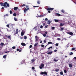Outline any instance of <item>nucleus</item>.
Wrapping results in <instances>:
<instances>
[{"mask_svg": "<svg viewBox=\"0 0 76 76\" xmlns=\"http://www.w3.org/2000/svg\"><path fill=\"white\" fill-rule=\"evenodd\" d=\"M45 20L47 21V20H48V19L47 18H46L45 19Z\"/></svg>", "mask_w": 76, "mask_h": 76, "instance_id": "obj_59", "label": "nucleus"}, {"mask_svg": "<svg viewBox=\"0 0 76 76\" xmlns=\"http://www.w3.org/2000/svg\"><path fill=\"white\" fill-rule=\"evenodd\" d=\"M47 75L48 74L47 73V72L45 71L44 72H42L40 73V75Z\"/></svg>", "mask_w": 76, "mask_h": 76, "instance_id": "obj_2", "label": "nucleus"}, {"mask_svg": "<svg viewBox=\"0 0 76 76\" xmlns=\"http://www.w3.org/2000/svg\"><path fill=\"white\" fill-rule=\"evenodd\" d=\"M48 44H52V42H48Z\"/></svg>", "mask_w": 76, "mask_h": 76, "instance_id": "obj_28", "label": "nucleus"}, {"mask_svg": "<svg viewBox=\"0 0 76 76\" xmlns=\"http://www.w3.org/2000/svg\"><path fill=\"white\" fill-rule=\"evenodd\" d=\"M60 74L61 75H63V71H61L60 72Z\"/></svg>", "mask_w": 76, "mask_h": 76, "instance_id": "obj_27", "label": "nucleus"}, {"mask_svg": "<svg viewBox=\"0 0 76 76\" xmlns=\"http://www.w3.org/2000/svg\"><path fill=\"white\" fill-rule=\"evenodd\" d=\"M43 26H45V23H43Z\"/></svg>", "mask_w": 76, "mask_h": 76, "instance_id": "obj_61", "label": "nucleus"}, {"mask_svg": "<svg viewBox=\"0 0 76 76\" xmlns=\"http://www.w3.org/2000/svg\"><path fill=\"white\" fill-rule=\"evenodd\" d=\"M68 34H69L70 35H73V33L72 32H68L67 33Z\"/></svg>", "mask_w": 76, "mask_h": 76, "instance_id": "obj_5", "label": "nucleus"}, {"mask_svg": "<svg viewBox=\"0 0 76 76\" xmlns=\"http://www.w3.org/2000/svg\"><path fill=\"white\" fill-rule=\"evenodd\" d=\"M61 12H62V13H64V12H65L64 11V10H61Z\"/></svg>", "mask_w": 76, "mask_h": 76, "instance_id": "obj_26", "label": "nucleus"}, {"mask_svg": "<svg viewBox=\"0 0 76 76\" xmlns=\"http://www.w3.org/2000/svg\"><path fill=\"white\" fill-rule=\"evenodd\" d=\"M56 46H58V43H56Z\"/></svg>", "mask_w": 76, "mask_h": 76, "instance_id": "obj_52", "label": "nucleus"}, {"mask_svg": "<svg viewBox=\"0 0 76 76\" xmlns=\"http://www.w3.org/2000/svg\"><path fill=\"white\" fill-rule=\"evenodd\" d=\"M24 38L25 39H27V37H26V36H24Z\"/></svg>", "mask_w": 76, "mask_h": 76, "instance_id": "obj_36", "label": "nucleus"}, {"mask_svg": "<svg viewBox=\"0 0 76 76\" xmlns=\"http://www.w3.org/2000/svg\"><path fill=\"white\" fill-rule=\"evenodd\" d=\"M21 45L24 47V46H25L26 45V44H25L24 43H21Z\"/></svg>", "mask_w": 76, "mask_h": 76, "instance_id": "obj_9", "label": "nucleus"}, {"mask_svg": "<svg viewBox=\"0 0 76 76\" xmlns=\"http://www.w3.org/2000/svg\"><path fill=\"white\" fill-rule=\"evenodd\" d=\"M24 35V33L22 31L21 33V36H23Z\"/></svg>", "mask_w": 76, "mask_h": 76, "instance_id": "obj_17", "label": "nucleus"}, {"mask_svg": "<svg viewBox=\"0 0 76 76\" xmlns=\"http://www.w3.org/2000/svg\"><path fill=\"white\" fill-rule=\"evenodd\" d=\"M0 4L1 5V6H3V3L2 2H1L0 3Z\"/></svg>", "mask_w": 76, "mask_h": 76, "instance_id": "obj_24", "label": "nucleus"}, {"mask_svg": "<svg viewBox=\"0 0 76 76\" xmlns=\"http://www.w3.org/2000/svg\"><path fill=\"white\" fill-rule=\"evenodd\" d=\"M46 34H47V32H45V34H43V36L44 37H46Z\"/></svg>", "mask_w": 76, "mask_h": 76, "instance_id": "obj_8", "label": "nucleus"}, {"mask_svg": "<svg viewBox=\"0 0 76 76\" xmlns=\"http://www.w3.org/2000/svg\"><path fill=\"white\" fill-rule=\"evenodd\" d=\"M53 61H55V62H57V61H58V60H56V59H54Z\"/></svg>", "mask_w": 76, "mask_h": 76, "instance_id": "obj_33", "label": "nucleus"}, {"mask_svg": "<svg viewBox=\"0 0 76 76\" xmlns=\"http://www.w3.org/2000/svg\"><path fill=\"white\" fill-rule=\"evenodd\" d=\"M33 7H39V6H33Z\"/></svg>", "mask_w": 76, "mask_h": 76, "instance_id": "obj_43", "label": "nucleus"}, {"mask_svg": "<svg viewBox=\"0 0 76 76\" xmlns=\"http://www.w3.org/2000/svg\"><path fill=\"white\" fill-rule=\"evenodd\" d=\"M56 15H57L58 16H60L61 15L60 14H59V13H56Z\"/></svg>", "mask_w": 76, "mask_h": 76, "instance_id": "obj_31", "label": "nucleus"}, {"mask_svg": "<svg viewBox=\"0 0 76 76\" xmlns=\"http://www.w3.org/2000/svg\"><path fill=\"white\" fill-rule=\"evenodd\" d=\"M39 67L40 69H42V66H39Z\"/></svg>", "mask_w": 76, "mask_h": 76, "instance_id": "obj_57", "label": "nucleus"}, {"mask_svg": "<svg viewBox=\"0 0 76 76\" xmlns=\"http://www.w3.org/2000/svg\"><path fill=\"white\" fill-rule=\"evenodd\" d=\"M37 18H39V17H43V15H40L39 16L37 14V16H36Z\"/></svg>", "mask_w": 76, "mask_h": 76, "instance_id": "obj_10", "label": "nucleus"}, {"mask_svg": "<svg viewBox=\"0 0 76 76\" xmlns=\"http://www.w3.org/2000/svg\"><path fill=\"white\" fill-rule=\"evenodd\" d=\"M64 25V24L61 23L60 24V26H63Z\"/></svg>", "mask_w": 76, "mask_h": 76, "instance_id": "obj_18", "label": "nucleus"}, {"mask_svg": "<svg viewBox=\"0 0 76 76\" xmlns=\"http://www.w3.org/2000/svg\"><path fill=\"white\" fill-rule=\"evenodd\" d=\"M41 46L42 47H44V45H41Z\"/></svg>", "mask_w": 76, "mask_h": 76, "instance_id": "obj_56", "label": "nucleus"}, {"mask_svg": "<svg viewBox=\"0 0 76 76\" xmlns=\"http://www.w3.org/2000/svg\"><path fill=\"white\" fill-rule=\"evenodd\" d=\"M7 6V7H9V4H8L7 2V4H6Z\"/></svg>", "mask_w": 76, "mask_h": 76, "instance_id": "obj_34", "label": "nucleus"}, {"mask_svg": "<svg viewBox=\"0 0 76 76\" xmlns=\"http://www.w3.org/2000/svg\"><path fill=\"white\" fill-rule=\"evenodd\" d=\"M43 16L44 17V16H46V15H47L46 14H43Z\"/></svg>", "mask_w": 76, "mask_h": 76, "instance_id": "obj_55", "label": "nucleus"}, {"mask_svg": "<svg viewBox=\"0 0 76 76\" xmlns=\"http://www.w3.org/2000/svg\"><path fill=\"white\" fill-rule=\"evenodd\" d=\"M19 51V49H17V51Z\"/></svg>", "mask_w": 76, "mask_h": 76, "instance_id": "obj_58", "label": "nucleus"}, {"mask_svg": "<svg viewBox=\"0 0 76 76\" xmlns=\"http://www.w3.org/2000/svg\"><path fill=\"white\" fill-rule=\"evenodd\" d=\"M50 48H53V47L52 46H51L48 48V50H50Z\"/></svg>", "mask_w": 76, "mask_h": 76, "instance_id": "obj_32", "label": "nucleus"}, {"mask_svg": "<svg viewBox=\"0 0 76 76\" xmlns=\"http://www.w3.org/2000/svg\"><path fill=\"white\" fill-rule=\"evenodd\" d=\"M54 52H57V50H54Z\"/></svg>", "mask_w": 76, "mask_h": 76, "instance_id": "obj_60", "label": "nucleus"}, {"mask_svg": "<svg viewBox=\"0 0 76 76\" xmlns=\"http://www.w3.org/2000/svg\"><path fill=\"white\" fill-rule=\"evenodd\" d=\"M13 32L14 33V35H15L16 34H18V29L17 28L16 29V32L15 30H14L13 31Z\"/></svg>", "mask_w": 76, "mask_h": 76, "instance_id": "obj_1", "label": "nucleus"}, {"mask_svg": "<svg viewBox=\"0 0 76 76\" xmlns=\"http://www.w3.org/2000/svg\"><path fill=\"white\" fill-rule=\"evenodd\" d=\"M18 7H15L14 8V10H15V11H16L18 9Z\"/></svg>", "mask_w": 76, "mask_h": 76, "instance_id": "obj_7", "label": "nucleus"}, {"mask_svg": "<svg viewBox=\"0 0 76 76\" xmlns=\"http://www.w3.org/2000/svg\"><path fill=\"white\" fill-rule=\"evenodd\" d=\"M57 39L58 40V41H60L61 39H60V38H58Z\"/></svg>", "mask_w": 76, "mask_h": 76, "instance_id": "obj_45", "label": "nucleus"}, {"mask_svg": "<svg viewBox=\"0 0 76 76\" xmlns=\"http://www.w3.org/2000/svg\"><path fill=\"white\" fill-rule=\"evenodd\" d=\"M60 28H61V30H64V28H63L61 27Z\"/></svg>", "mask_w": 76, "mask_h": 76, "instance_id": "obj_51", "label": "nucleus"}, {"mask_svg": "<svg viewBox=\"0 0 76 76\" xmlns=\"http://www.w3.org/2000/svg\"><path fill=\"white\" fill-rule=\"evenodd\" d=\"M52 29H55V28L54 27H52Z\"/></svg>", "mask_w": 76, "mask_h": 76, "instance_id": "obj_47", "label": "nucleus"}, {"mask_svg": "<svg viewBox=\"0 0 76 76\" xmlns=\"http://www.w3.org/2000/svg\"><path fill=\"white\" fill-rule=\"evenodd\" d=\"M14 20L15 21H18V18H16V17H14Z\"/></svg>", "mask_w": 76, "mask_h": 76, "instance_id": "obj_16", "label": "nucleus"}, {"mask_svg": "<svg viewBox=\"0 0 76 76\" xmlns=\"http://www.w3.org/2000/svg\"><path fill=\"white\" fill-rule=\"evenodd\" d=\"M9 25H10L9 28H13V24H12L11 23H10Z\"/></svg>", "mask_w": 76, "mask_h": 76, "instance_id": "obj_3", "label": "nucleus"}, {"mask_svg": "<svg viewBox=\"0 0 76 76\" xmlns=\"http://www.w3.org/2000/svg\"><path fill=\"white\" fill-rule=\"evenodd\" d=\"M38 45V43H36L34 45V46H37V45Z\"/></svg>", "mask_w": 76, "mask_h": 76, "instance_id": "obj_54", "label": "nucleus"}, {"mask_svg": "<svg viewBox=\"0 0 76 76\" xmlns=\"http://www.w3.org/2000/svg\"><path fill=\"white\" fill-rule=\"evenodd\" d=\"M71 50H76V48H72Z\"/></svg>", "mask_w": 76, "mask_h": 76, "instance_id": "obj_38", "label": "nucleus"}, {"mask_svg": "<svg viewBox=\"0 0 76 76\" xmlns=\"http://www.w3.org/2000/svg\"><path fill=\"white\" fill-rule=\"evenodd\" d=\"M37 4H40V1H39V0L37 1Z\"/></svg>", "mask_w": 76, "mask_h": 76, "instance_id": "obj_15", "label": "nucleus"}, {"mask_svg": "<svg viewBox=\"0 0 76 76\" xmlns=\"http://www.w3.org/2000/svg\"><path fill=\"white\" fill-rule=\"evenodd\" d=\"M27 10L28 9H26V8H25L24 10V12H26V11H27Z\"/></svg>", "mask_w": 76, "mask_h": 76, "instance_id": "obj_19", "label": "nucleus"}, {"mask_svg": "<svg viewBox=\"0 0 76 76\" xmlns=\"http://www.w3.org/2000/svg\"><path fill=\"white\" fill-rule=\"evenodd\" d=\"M35 59H32L31 60V61L32 62L31 63H34L35 62Z\"/></svg>", "mask_w": 76, "mask_h": 76, "instance_id": "obj_11", "label": "nucleus"}, {"mask_svg": "<svg viewBox=\"0 0 76 76\" xmlns=\"http://www.w3.org/2000/svg\"><path fill=\"white\" fill-rule=\"evenodd\" d=\"M7 38H8V39H11V36H8Z\"/></svg>", "mask_w": 76, "mask_h": 76, "instance_id": "obj_13", "label": "nucleus"}, {"mask_svg": "<svg viewBox=\"0 0 76 76\" xmlns=\"http://www.w3.org/2000/svg\"><path fill=\"white\" fill-rule=\"evenodd\" d=\"M10 14H12L13 13V12H12V11L11 10L10 11Z\"/></svg>", "mask_w": 76, "mask_h": 76, "instance_id": "obj_53", "label": "nucleus"}, {"mask_svg": "<svg viewBox=\"0 0 76 76\" xmlns=\"http://www.w3.org/2000/svg\"><path fill=\"white\" fill-rule=\"evenodd\" d=\"M44 66V64H41V66L42 67H43Z\"/></svg>", "mask_w": 76, "mask_h": 76, "instance_id": "obj_25", "label": "nucleus"}, {"mask_svg": "<svg viewBox=\"0 0 76 76\" xmlns=\"http://www.w3.org/2000/svg\"><path fill=\"white\" fill-rule=\"evenodd\" d=\"M32 70H34L35 69V67L32 66Z\"/></svg>", "mask_w": 76, "mask_h": 76, "instance_id": "obj_46", "label": "nucleus"}, {"mask_svg": "<svg viewBox=\"0 0 76 76\" xmlns=\"http://www.w3.org/2000/svg\"><path fill=\"white\" fill-rule=\"evenodd\" d=\"M48 26V25H47V26H45V28H47V27Z\"/></svg>", "mask_w": 76, "mask_h": 76, "instance_id": "obj_39", "label": "nucleus"}, {"mask_svg": "<svg viewBox=\"0 0 76 76\" xmlns=\"http://www.w3.org/2000/svg\"><path fill=\"white\" fill-rule=\"evenodd\" d=\"M44 43H46V40H44Z\"/></svg>", "mask_w": 76, "mask_h": 76, "instance_id": "obj_64", "label": "nucleus"}, {"mask_svg": "<svg viewBox=\"0 0 76 76\" xmlns=\"http://www.w3.org/2000/svg\"><path fill=\"white\" fill-rule=\"evenodd\" d=\"M69 67H72V66H73V65L70 64H69Z\"/></svg>", "mask_w": 76, "mask_h": 76, "instance_id": "obj_14", "label": "nucleus"}, {"mask_svg": "<svg viewBox=\"0 0 76 76\" xmlns=\"http://www.w3.org/2000/svg\"><path fill=\"white\" fill-rule=\"evenodd\" d=\"M6 4H7V2H5L4 3V5H3V6L4 7H6Z\"/></svg>", "mask_w": 76, "mask_h": 76, "instance_id": "obj_12", "label": "nucleus"}, {"mask_svg": "<svg viewBox=\"0 0 76 76\" xmlns=\"http://www.w3.org/2000/svg\"><path fill=\"white\" fill-rule=\"evenodd\" d=\"M50 23H51V21L50 20H48L47 22V24H48V25H50Z\"/></svg>", "mask_w": 76, "mask_h": 76, "instance_id": "obj_6", "label": "nucleus"}, {"mask_svg": "<svg viewBox=\"0 0 76 76\" xmlns=\"http://www.w3.org/2000/svg\"><path fill=\"white\" fill-rule=\"evenodd\" d=\"M55 22H58V21H59V20H58L57 19H55L54 20Z\"/></svg>", "mask_w": 76, "mask_h": 76, "instance_id": "obj_22", "label": "nucleus"}, {"mask_svg": "<svg viewBox=\"0 0 76 76\" xmlns=\"http://www.w3.org/2000/svg\"><path fill=\"white\" fill-rule=\"evenodd\" d=\"M47 10H54V8H48L47 9Z\"/></svg>", "mask_w": 76, "mask_h": 76, "instance_id": "obj_4", "label": "nucleus"}, {"mask_svg": "<svg viewBox=\"0 0 76 76\" xmlns=\"http://www.w3.org/2000/svg\"><path fill=\"white\" fill-rule=\"evenodd\" d=\"M55 71L56 72H58V71H59V69H56V70H55Z\"/></svg>", "mask_w": 76, "mask_h": 76, "instance_id": "obj_40", "label": "nucleus"}, {"mask_svg": "<svg viewBox=\"0 0 76 76\" xmlns=\"http://www.w3.org/2000/svg\"><path fill=\"white\" fill-rule=\"evenodd\" d=\"M6 57H7V55H4L3 56V58H6Z\"/></svg>", "mask_w": 76, "mask_h": 76, "instance_id": "obj_20", "label": "nucleus"}, {"mask_svg": "<svg viewBox=\"0 0 76 76\" xmlns=\"http://www.w3.org/2000/svg\"><path fill=\"white\" fill-rule=\"evenodd\" d=\"M32 47V45H30L29 48H31Z\"/></svg>", "mask_w": 76, "mask_h": 76, "instance_id": "obj_49", "label": "nucleus"}, {"mask_svg": "<svg viewBox=\"0 0 76 76\" xmlns=\"http://www.w3.org/2000/svg\"><path fill=\"white\" fill-rule=\"evenodd\" d=\"M26 6V5L25 4H23V5H21V7H23V6Z\"/></svg>", "mask_w": 76, "mask_h": 76, "instance_id": "obj_48", "label": "nucleus"}, {"mask_svg": "<svg viewBox=\"0 0 76 76\" xmlns=\"http://www.w3.org/2000/svg\"><path fill=\"white\" fill-rule=\"evenodd\" d=\"M33 29H35V31H37V28L36 27H34Z\"/></svg>", "mask_w": 76, "mask_h": 76, "instance_id": "obj_37", "label": "nucleus"}, {"mask_svg": "<svg viewBox=\"0 0 76 76\" xmlns=\"http://www.w3.org/2000/svg\"><path fill=\"white\" fill-rule=\"evenodd\" d=\"M38 38H36V41H38Z\"/></svg>", "mask_w": 76, "mask_h": 76, "instance_id": "obj_44", "label": "nucleus"}, {"mask_svg": "<svg viewBox=\"0 0 76 76\" xmlns=\"http://www.w3.org/2000/svg\"><path fill=\"white\" fill-rule=\"evenodd\" d=\"M16 13H14L13 14V15L14 16H16Z\"/></svg>", "mask_w": 76, "mask_h": 76, "instance_id": "obj_30", "label": "nucleus"}, {"mask_svg": "<svg viewBox=\"0 0 76 76\" xmlns=\"http://www.w3.org/2000/svg\"><path fill=\"white\" fill-rule=\"evenodd\" d=\"M26 8H28V7H29L28 5H26Z\"/></svg>", "mask_w": 76, "mask_h": 76, "instance_id": "obj_63", "label": "nucleus"}, {"mask_svg": "<svg viewBox=\"0 0 76 76\" xmlns=\"http://www.w3.org/2000/svg\"><path fill=\"white\" fill-rule=\"evenodd\" d=\"M12 49H15V46H13V47H12Z\"/></svg>", "mask_w": 76, "mask_h": 76, "instance_id": "obj_50", "label": "nucleus"}, {"mask_svg": "<svg viewBox=\"0 0 76 76\" xmlns=\"http://www.w3.org/2000/svg\"><path fill=\"white\" fill-rule=\"evenodd\" d=\"M0 45L1 46H3V45H4V43L1 42Z\"/></svg>", "mask_w": 76, "mask_h": 76, "instance_id": "obj_23", "label": "nucleus"}, {"mask_svg": "<svg viewBox=\"0 0 76 76\" xmlns=\"http://www.w3.org/2000/svg\"><path fill=\"white\" fill-rule=\"evenodd\" d=\"M73 53L72 52H70L69 53V55L70 56H72V55H73Z\"/></svg>", "mask_w": 76, "mask_h": 76, "instance_id": "obj_29", "label": "nucleus"}, {"mask_svg": "<svg viewBox=\"0 0 76 76\" xmlns=\"http://www.w3.org/2000/svg\"><path fill=\"white\" fill-rule=\"evenodd\" d=\"M10 50L11 51H12L13 50L12 48L10 49Z\"/></svg>", "mask_w": 76, "mask_h": 76, "instance_id": "obj_62", "label": "nucleus"}, {"mask_svg": "<svg viewBox=\"0 0 76 76\" xmlns=\"http://www.w3.org/2000/svg\"><path fill=\"white\" fill-rule=\"evenodd\" d=\"M52 53H53V52L52 51H51L50 52H48V54H52Z\"/></svg>", "mask_w": 76, "mask_h": 76, "instance_id": "obj_21", "label": "nucleus"}, {"mask_svg": "<svg viewBox=\"0 0 76 76\" xmlns=\"http://www.w3.org/2000/svg\"><path fill=\"white\" fill-rule=\"evenodd\" d=\"M64 71L65 73H67V71L66 70H64Z\"/></svg>", "mask_w": 76, "mask_h": 76, "instance_id": "obj_41", "label": "nucleus"}, {"mask_svg": "<svg viewBox=\"0 0 76 76\" xmlns=\"http://www.w3.org/2000/svg\"><path fill=\"white\" fill-rule=\"evenodd\" d=\"M6 26H7L8 28H10V25H9V24H7L6 25Z\"/></svg>", "mask_w": 76, "mask_h": 76, "instance_id": "obj_35", "label": "nucleus"}, {"mask_svg": "<svg viewBox=\"0 0 76 76\" xmlns=\"http://www.w3.org/2000/svg\"><path fill=\"white\" fill-rule=\"evenodd\" d=\"M40 28H43V26L42 25H41V26H40Z\"/></svg>", "mask_w": 76, "mask_h": 76, "instance_id": "obj_42", "label": "nucleus"}]
</instances>
